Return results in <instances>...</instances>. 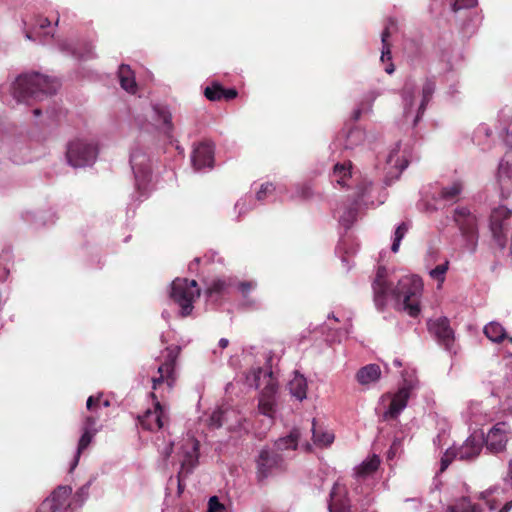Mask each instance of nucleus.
Masks as SVG:
<instances>
[{
    "label": "nucleus",
    "mask_w": 512,
    "mask_h": 512,
    "mask_svg": "<svg viewBox=\"0 0 512 512\" xmlns=\"http://www.w3.org/2000/svg\"><path fill=\"white\" fill-rule=\"evenodd\" d=\"M373 299L378 310H382L388 300L395 301L397 307L411 317L419 315L423 282L417 275H405L396 279L385 267H379L372 282Z\"/></svg>",
    "instance_id": "nucleus-1"
},
{
    "label": "nucleus",
    "mask_w": 512,
    "mask_h": 512,
    "mask_svg": "<svg viewBox=\"0 0 512 512\" xmlns=\"http://www.w3.org/2000/svg\"><path fill=\"white\" fill-rule=\"evenodd\" d=\"M331 182L346 187L351 192L347 198L350 203L335 209L334 215L346 230L356 221L362 208L375 207L372 197V181L358 171L353 170L351 161L336 163L330 175Z\"/></svg>",
    "instance_id": "nucleus-2"
},
{
    "label": "nucleus",
    "mask_w": 512,
    "mask_h": 512,
    "mask_svg": "<svg viewBox=\"0 0 512 512\" xmlns=\"http://www.w3.org/2000/svg\"><path fill=\"white\" fill-rule=\"evenodd\" d=\"M338 324L339 318L331 313L327 317V322L319 325L310 324L308 328L298 336L283 339L265 338L261 346L243 347L242 351L265 349L268 350V352H273V350L285 352V350H297L303 340L310 335L315 337V341H319L318 347L320 349L332 348L333 350H337L335 345L341 344L342 341L348 337V330L340 329Z\"/></svg>",
    "instance_id": "nucleus-3"
},
{
    "label": "nucleus",
    "mask_w": 512,
    "mask_h": 512,
    "mask_svg": "<svg viewBox=\"0 0 512 512\" xmlns=\"http://www.w3.org/2000/svg\"><path fill=\"white\" fill-rule=\"evenodd\" d=\"M59 87L56 78L33 71L18 75L12 82L3 84L2 89L9 90L17 104L33 105L55 95Z\"/></svg>",
    "instance_id": "nucleus-4"
},
{
    "label": "nucleus",
    "mask_w": 512,
    "mask_h": 512,
    "mask_svg": "<svg viewBox=\"0 0 512 512\" xmlns=\"http://www.w3.org/2000/svg\"><path fill=\"white\" fill-rule=\"evenodd\" d=\"M273 357L267 359L266 367H254L246 376L247 384L260 390L258 410L259 413L272 419L276 412V394L278 380L271 368Z\"/></svg>",
    "instance_id": "nucleus-5"
},
{
    "label": "nucleus",
    "mask_w": 512,
    "mask_h": 512,
    "mask_svg": "<svg viewBox=\"0 0 512 512\" xmlns=\"http://www.w3.org/2000/svg\"><path fill=\"white\" fill-rule=\"evenodd\" d=\"M401 383L395 393H388L383 396V400L390 401L387 410L384 413L385 418H397L400 413L406 408L408 400L419 389L420 382L416 375V369L411 366H406L400 371Z\"/></svg>",
    "instance_id": "nucleus-6"
},
{
    "label": "nucleus",
    "mask_w": 512,
    "mask_h": 512,
    "mask_svg": "<svg viewBox=\"0 0 512 512\" xmlns=\"http://www.w3.org/2000/svg\"><path fill=\"white\" fill-rule=\"evenodd\" d=\"M436 89V82L432 78H427L422 87V94L420 102L416 103V86L412 81H407L402 89L401 97L403 103L404 117L408 119L410 116L413 118V126L421 120L427 104L432 99Z\"/></svg>",
    "instance_id": "nucleus-7"
},
{
    "label": "nucleus",
    "mask_w": 512,
    "mask_h": 512,
    "mask_svg": "<svg viewBox=\"0 0 512 512\" xmlns=\"http://www.w3.org/2000/svg\"><path fill=\"white\" fill-rule=\"evenodd\" d=\"M0 150L9 155L15 164H23L32 160L30 149L25 143V137L11 122H0Z\"/></svg>",
    "instance_id": "nucleus-8"
},
{
    "label": "nucleus",
    "mask_w": 512,
    "mask_h": 512,
    "mask_svg": "<svg viewBox=\"0 0 512 512\" xmlns=\"http://www.w3.org/2000/svg\"><path fill=\"white\" fill-rule=\"evenodd\" d=\"M148 150V147L137 143L130 154V165L135 177V187L141 197L148 195L152 179V159Z\"/></svg>",
    "instance_id": "nucleus-9"
},
{
    "label": "nucleus",
    "mask_w": 512,
    "mask_h": 512,
    "mask_svg": "<svg viewBox=\"0 0 512 512\" xmlns=\"http://www.w3.org/2000/svg\"><path fill=\"white\" fill-rule=\"evenodd\" d=\"M169 296L179 306V315L187 317L194 309V302L200 296V289L196 280L176 278L171 283Z\"/></svg>",
    "instance_id": "nucleus-10"
},
{
    "label": "nucleus",
    "mask_w": 512,
    "mask_h": 512,
    "mask_svg": "<svg viewBox=\"0 0 512 512\" xmlns=\"http://www.w3.org/2000/svg\"><path fill=\"white\" fill-rule=\"evenodd\" d=\"M99 150L97 143L86 138H76L67 144L66 158L70 166L84 168L92 166Z\"/></svg>",
    "instance_id": "nucleus-11"
},
{
    "label": "nucleus",
    "mask_w": 512,
    "mask_h": 512,
    "mask_svg": "<svg viewBox=\"0 0 512 512\" xmlns=\"http://www.w3.org/2000/svg\"><path fill=\"white\" fill-rule=\"evenodd\" d=\"M453 220L465 242V248L469 252L474 253L477 249L479 238L476 216L466 207H457L454 209Z\"/></svg>",
    "instance_id": "nucleus-12"
},
{
    "label": "nucleus",
    "mask_w": 512,
    "mask_h": 512,
    "mask_svg": "<svg viewBox=\"0 0 512 512\" xmlns=\"http://www.w3.org/2000/svg\"><path fill=\"white\" fill-rule=\"evenodd\" d=\"M255 462L256 477L260 482L286 470V463L282 455L268 447H264L259 451Z\"/></svg>",
    "instance_id": "nucleus-13"
},
{
    "label": "nucleus",
    "mask_w": 512,
    "mask_h": 512,
    "mask_svg": "<svg viewBox=\"0 0 512 512\" xmlns=\"http://www.w3.org/2000/svg\"><path fill=\"white\" fill-rule=\"evenodd\" d=\"M178 457L181 464L178 486L181 489V478L187 477L198 464L199 441L192 436L184 438L179 447Z\"/></svg>",
    "instance_id": "nucleus-14"
},
{
    "label": "nucleus",
    "mask_w": 512,
    "mask_h": 512,
    "mask_svg": "<svg viewBox=\"0 0 512 512\" xmlns=\"http://www.w3.org/2000/svg\"><path fill=\"white\" fill-rule=\"evenodd\" d=\"M191 163L195 171L205 173L214 167L215 144L204 139L193 145Z\"/></svg>",
    "instance_id": "nucleus-15"
},
{
    "label": "nucleus",
    "mask_w": 512,
    "mask_h": 512,
    "mask_svg": "<svg viewBox=\"0 0 512 512\" xmlns=\"http://www.w3.org/2000/svg\"><path fill=\"white\" fill-rule=\"evenodd\" d=\"M72 488L58 486L39 506L37 512H69Z\"/></svg>",
    "instance_id": "nucleus-16"
},
{
    "label": "nucleus",
    "mask_w": 512,
    "mask_h": 512,
    "mask_svg": "<svg viewBox=\"0 0 512 512\" xmlns=\"http://www.w3.org/2000/svg\"><path fill=\"white\" fill-rule=\"evenodd\" d=\"M400 146V142L396 143L395 147L386 156L384 183L387 186L397 180L408 166V160L404 153L401 154Z\"/></svg>",
    "instance_id": "nucleus-17"
},
{
    "label": "nucleus",
    "mask_w": 512,
    "mask_h": 512,
    "mask_svg": "<svg viewBox=\"0 0 512 512\" xmlns=\"http://www.w3.org/2000/svg\"><path fill=\"white\" fill-rule=\"evenodd\" d=\"M511 213L512 211L506 206L500 205L494 208L490 215V231L494 241L500 247V249H504L506 246V236L504 234V229L506 221L509 219Z\"/></svg>",
    "instance_id": "nucleus-18"
},
{
    "label": "nucleus",
    "mask_w": 512,
    "mask_h": 512,
    "mask_svg": "<svg viewBox=\"0 0 512 512\" xmlns=\"http://www.w3.org/2000/svg\"><path fill=\"white\" fill-rule=\"evenodd\" d=\"M510 434L511 431L506 422L496 423L484 437L486 449L493 454L504 451Z\"/></svg>",
    "instance_id": "nucleus-19"
},
{
    "label": "nucleus",
    "mask_w": 512,
    "mask_h": 512,
    "mask_svg": "<svg viewBox=\"0 0 512 512\" xmlns=\"http://www.w3.org/2000/svg\"><path fill=\"white\" fill-rule=\"evenodd\" d=\"M429 333L437 340L438 343L449 350L454 342V330L450 326V321L447 317H438L429 319L427 322Z\"/></svg>",
    "instance_id": "nucleus-20"
},
{
    "label": "nucleus",
    "mask_w": 512,
    "mask_h": 512,
    "mask_svg": "<svg viewBox=\"0 0 512 512\" xmlns=\"http://www.w3.org/2000/svg\"><path fill=\"white\" fill-rule=\"evenodd\" d=\"M236 286V278L223 276L212 279L206 286L205 295L210 301H220L228 296Z\"/></svg>",
    "instance_id": "nucleus-21"
},
{
    "label": "nucleus",
    "mask_w": 512,
    "mask_h": 512,
    "mask_svg": "<svg viewBox=\"0 0 512 512\" xmlns=\"http://www.w3.org/2000/svg\"><path fill=\"white\" fill-rule=\"evenodd\" d=\"M97 422L98 418L93 415L87 416L84 419L82 425L83 433L79 439L77 451L70 466V472H72L76 468L81 453L89 446L93 437L99 431L100 427H97Z\"/></svg>",
    "instance_id": "nucleus-22"
},
{
    "label": "nucleus",
    "mask_w": 512,
    "mask_h": 512,
    "mask_svg": "<svg viewBox=\"0 0 512 512\" xmlns=\"http://www.w3.org/2000/svg\"><path fill=\"white\" fill-rule=\"evenodd\" d=\"M365 131L355 125L346 124L337 134L335 144L342 145L345 150H352L364 143Z\"/></svg>",
    "instance_id": "nucleus-23"
},
{
    "label": "nucleus",
    "mask_w": 512,
    "mask_h": 512,
    "mask_svg": "<svg viewBox=\"0 0 512 512\" xmlns=\"http://www.w3.org/2000/svg\"><path fill=\"white\" fill-rule=\"evenodd\" d=\"M496 177L501 197L508 198L512 193V152L500 160Z\"/></svg>",
    "instance_id": "nucleus-24"
},
{
    "label": "nucleus",
    "mask_w": 512,
    "mask_h": 512,
    "mask_svg": "<svg viewBox=\"0 0 512 512\" xmlns=\"http://www.w3.org/2000/svg\"><path fill=\"white\" fill-rule=\"evenodd\" d=\"M396 30V19L389 18L386 22L384 30L381 33L382 50L380 61L384 65L383 69L387 74H392L395 70V66L392 62L391 44L388 42V39Z\"/></svg>",
    "instance_id": "nucleus-25"
},
{
    "label": "nucleus",
    "mask_w": 512,
    "mask_h": 512,
    "mask_svg": "<svg viewBox=\"0 0 512 512\" xmlns=\"http://www.w3.org/2000/svg\"><path fill=\"white\" fill-rule=\"evenodd\" d=\"M167 418L166 409L160 402L154 403L153 409H148L144 414L138 416L141 427L148 431H157L164 427Z\"/></svg>",
    "instance_id": "nucleus-26"
},
{
    "label": "nucleus",
    "mask_w": 512,
    "mask_h": 512,
    "mask_svg": "<svg viewBox=\"0 0 512 512\" xmlns=\"http://www.w3.org/2000/svg\"><path fill=\"white\" fill-rule=\"evenodd\" d=\"M484 444L483 433H473L466 441L458 448H453L455 451V458L460 460H473L481 452Z\"/></svg>",
    "instance_id": "nucleus-27"
},
{
    "label": "nucleus",
    "mask_w": 512,
    "mask_h": 512,
    "mask_svg": "<svg viewBox=\"0 0 512 512\" xmlns=\"http://www.w3.org/2000/svg\"><path fill=\"white\" fill-rule=\"evenodd\" d=\"M329 512H351V503L348 498V491L344 484L335 482L328 501Z\"/></svg>",
    "instance_id": "nucleus-28"
},
{
    "label": "nucleus",
    "mask_w": 512,
    "mask_h": 512,
    "mask_svg": "<svg viewBox=\"0 0 512 512\" xmlns=\"http://www.w3.org/2000/svg\"><path fill=\"white\" fill-rule=\"evenodd\" d=\"M53 30L51 21L47 17L37 16L34 19L32 28L26 31L25 36L29 40L46 44L53 37Z\"/></svg>",
    "instance_id": "nucleus-29"
},
{
    "label": "nucleus",
    "mask_w": 512,
    "mask_h": 512,
    "mask_svg": "<svg viewBox=\"0 0 512 512\" xmlns=\"http://www.w3.org/2000/svg\"><path fill=\"white\" fill-rule=\"evenodd\" d=\"M153 119L158 124L159 129L167 137H172L174 132V124L172 122V112L167 104H152Z\"/></svg>",
    "instance_id": "nucleus-30"
},
{
    "label": "nucleus",
    "mask_w": 512,
    "mask_h": 512,
    "mask_svg": "<svg viewBox=\"0 0 512 512\" xmlns=\"http://www.w3.org/2000/svg\"><path fill=\"white\" fill-rule=\"evenodd\" d=\"M384 92L385 89L383 88H376L367 91L361 98L357 107L352 112L353 121L359 120L363 114H371L373 112V105L375 100L383 95Z\"/></svg>",
    "instance_id": "nucleus-31"
},
{
    "label": "nucleus",
    "mask_w": 512,
    "mask_h": 512,
    "mask_svg": "<svg viewBox=\"0 0 512 512\" xmlns=\"http://www.w3.org/2000/svg\"><path fill=\"white\" fill-rule=\"evenodd\" d=\"M176 363V354H168L166 361L158 367V377H153V389L156 390L157 386L166 381L169 388L172 387L174 378V369Z\"/></svg>",
    "instance_id": "nucleus-32"
},
{
    "label": "nucleus",
    "mask_w": 512,
    "mask_h": 512,
    "mask_svg": "<svg viewBox=\"0 0 512 512\" xmlns=\"http://www.w3.org/2000/svg\"><path fill=\"white\" fill-rule=\"evenodd\" d=\"M381 374V368L378 364H368L358 370L356 379L360 385L368 386L378 382Z\"/></svg>",
    "instance_id": "nucleus-33"
},
{
    "label": "nucleus",
    "mask_w": 512,
    "mask_h": 512,
    "mask_svg": "<svg viewBox=\"0 0 512 512\" xmlns=\"http://www.w3.org/2000/svg\"><path fill=\"white\" fill-rule=\"evenodd\" d=\"M290 395L298 401H303L307 397V380L298 371L294 372L293 378L288 383Z\"/></svg>",
    "instance_id": "nucleus-34"
},
{
    "label": "nucleus",
    "mask_w": 512,
    "mask_h": 512,
    "mask_svg": "<svg viewBox=\"0 0 512 512\" xmlns=\"http://www.w3.org/2000/svg\"><path fill=\"white\" fill-rule=\"evenodd\" d=\"M466 417L471 424L476 426L484 425L490 421L491 415L484 411L481 403L472 402L466 411Z\"/></svg>",
    "instance_id": "nucleus-35"
},
{
    "label": "nucleus",
    "mask_w": 512,
    "mask_h": 512,
    "mask_svg": "<svg viewBox=\"0 0 512 512\" xmlns=\"http://www.w3.org/2000/svg\"><path fill=\"white\" fill-rule=\"evenodd\" d=\"M257 287V282L256 281H237L236 280V286L234 288H236L242 295L243 297V303L242 305L247 307V308H251V309H254V308H257L258 307V302L251 298L250 297V293L256 289Z\"/></svg>",
    "instance_id": "nucleus-36"
},
{
    "label": "nucleus",
    "mask_w": 512,
    "mask_h": 512,
    "mask_svg": "<svg viewBox=\"0 0 512 512\" xmlns=\"http://www.w3.org/2000/svg\"><path fill=\"white\" fill-rule=\"evenodd\" d=\"M483 332L492 342L499 343L504 339H508V341L512 344V337L507 335L506 330L499 322H489L484 326Z\"/></svg>",
    "instance_id": "nucleus-37"
},
{
    "label": "nucleus",
    "mask_w": 512,
    "mask_h": 512,
    "mask_svg": "<svg viewBox=\"0 0 512 512\" xmlns=\"http://www.w3.org/2000/svg\"><path fill=\"white\" fill-rule=\"evenodd\" d=\"M311 431L314 444L319 447H327L334 441V434L331 431L318 426L315 419L312 421Z\"/></svg>",
    "instance_id": "nucleus-38"
},
{
    "label": "nucleus",
    "mask_w": 512,
    "mask_h": 512,
    "mask_svg": "<svg viewBox=\"0 0 512 512\" xmlns=\"http://www.w3.org/2000/svg\"><path fill=\"white\" fill-rule=\"evenodd\" d=\"M379 465V457L373 455L354 468V475L358 479H364L372 475L378 469Z\"/></svg>",
    "instance_id": "nucleus-39"
},
{
    "label": "nucleus",
    "mask_w": 512,
    "mask_h": 512,
    "mask_svg": "<svg viewBox=\"0 0 512 512\" xmlns=\"http://www.w3.org/2000/svg\"><path fill=\"white\" fill-rule=\"evenodd\" d=\"M118 78H119L121 87L125 91L132 93V94L136 92L137 86H136L135 77L128 65L122 64L119 66Z\"/></svg>",
    "instance_id": "nucleus-40"
},
{
    "label": "nucleus",
    "mask_w": 512,
    "mask_h": 512,
    "mask_svg": "<svg viewBox=\"0 0 512 512\" xmlns=\"http://www.w3.org/2000/svg\"><path fill=\"white\" fill-rule=\"evenodd\" d=\"M276 191L279 193H284L286 188L284 185H275L272 182L262 183L259 189L256 191L255 200L260 203H264L265 201L271 199Z\"/></svg>",
    "instance_id": "nucleus-41"
},
{
    "label": "nucleus",
    "mask_w": 512,
    "mask_h": 512,
    "mask_svg": "<svg viewBox=\"0 0 512 512\" xmlns=\"http://www.w3.org/2000/svg\"><path fill=\"white\" fill-rule=\"evenodd\" d=\"M300 430L297 428H294L287 436L279 438L275 442V448L277 451H284V450H295L297 449L299 445L300 440Z\"/></svg>",
    "instance_id": "nucleus-42"
},
{
    "label": "nucleus",
    "mask_w": 512,
    "mask_h": 512,
    "mask_svg": "<svg viewBox=\"0 0 512 512\" xmlns=\"http://www.w3.org/2000/svg\"><path fill=\"white\" fill-rule=\"evenodd\" d=\"M461 192L462 184L458 181L453 182L452 184L441 188L439 198L446 202L454 203L459 199Z\"/></svg>",
    "instance_id": "nucleus-43"
},
{
    "label": "nucleus",
    "mask_w": 512,
    "mask_h": 512,
    "mask_svg": "<svg viewBox=\"0 0 512 512\" xmlns=\"http://www.w3.org/2000/svg\"><path fill=\"white\" fill-rule=\"evenodd\" d=\"M255 208L256 200L252 195H245L241 197L234 205V210L237 213L238 220Z\"/></svg>",
    "instance_id": "nucleus-44"
},
{
    "label": "nucleus",
    "mask_w": 512,
    "mask_h": 512,
    "mask_svg": "<svg viewBox=\"0 0 512 512\" xmlns=\"http://www.w3.org/2000/svg\"><path fill=\"white\" fill-rule=\"evenodd\" d=\"M234 413L235 411L233 409L220 407L212 412L209 419V425L215 428H219L227 423L230 415Z\"/></svg>",
    "instance_id": "nucleus-45"
},
{
    "label": "nucleus",
    "mask_w": 512,
    "mask_h": 512,
    "mask_svg": "<svg viewBox=\"0 0 512 512\" xmlns=\"http://www.w3.org/2000/svg\"><path fill=\"white\" fill-rule=\"evenodd\" d=\"M313 196V188L310 181L296 183L294 185V192L291 194V199L309 200Z\"/></svg>",
    "instance_id": "nucleus-46"
},
{
    "label": "nucleus",
    "mask_w": 512,
    "mask_h": 512,
    "mask_svg": "<svg viewBox=\"0 0 512 512\" xmlns=\"http://www.w3.org/2000/svg\"><path fill=\"white\" fill-rule=\"evenodd\" d=\"M478 505L472 504L467 497L456 500L447 509V512H480Z\"/></svg>",
    "instance_id": "nucleus-47"
},
{
    "label": "nucleus",
    "mask_w": 512,
    "mask_h": 512,
    "mask_svg": "<svg viewBox=\"0 0 512 512\" xmlns=\"http://www.w3.org/2000/svg\"><path fill=\"white\" fill-rule=\"evenodd\" d=\"M72 54L79 60H89L96 56L92 43H85L82 47L74 48Z\"/></svg>",
    "instance_id": "nucleus-48"
},
{
    "label": "nucleus",
    "mask_w": 512,
    "mask_h": 512,
    "mask_svg": "<svg viewBox=\"0 0 512 512\" xmlns=\"http://www.w3.org/2000/svg\"><path fill=\"white\" fill-rule=\"evenodd\" d=\"M408 229L409 225L406 222H402L396 227L391 245L392 252L396 253L399 251L400 243L404 236L406 235Z\"/></svg>",
    "instance_id": "nucleus-49"
},
{
    "label": "nucleus",
    "mask_w": 512,
    "mask_h": 512,
    "mask_svg": "<svg viewBox=\"0 0 512 512\" xmlns=\"http://www.w3.org/2000/svg\"><path fill=\"white\" fill-rule=\"evenodd\" d=\"M223 86L219 82H212L204 88V96L210 101H218L221 99Z\"/></svg>",
    "instance_id": "nucleus-50"
},
{
    "label": "nucleus",
    "mask_w": 512,
    "mask_h": 512,
    "mask_svg": "<svg viewBox=\"0 0 512 512\" xmlns=\"http://www.w3.org/2000/svg\"><path fill=\"white\" fill-rule=\"evenodd\" d=\"M469 22L463 25V32L465 35H472L478 29L481 23V17L476 12H469Z\"/></svg>",
    "instance_id": "nucleus-51"
},
{
    "label": "nucleus",
    "mask_w": 512,
    "mask_h": 512,
    "mask_svg": "<svg viewBox=\"0 0 512 512\" xmlns=\"http://www.w3.org/2000/svg\"><path fill=\"white\" fill-rule=\"evenodd\" d=\"M504 127L500 136L502 137L505 145L512 149V115L511 116H503Z\"/></svg>",
    "instance_id": "nucleus-52"
},
{
    "label": "nucleus",
    "mask_w": 512,
    "mask_h": 512,
    "mask_svg": "<svg viewBox=\"0 0 512 512\" xmlns=\"http://www.w3.org/2000/svg\"><path fill=\"white\" fill-rule=\"evenodd\" d=\"M449 268V260L445 259L443 263L437 265L429 271V275L432 279L443 283L445 280V274Z\"/></svg>",
    "instance_id": "nucleus-53"
},
{
    "label": "nucleus",
    "mask_w": 512,
    "mask_h": 512,
    "mask_svg": "<svg viewBox=\"0 0 512 512\" xmlns=\"http://www.w3.org/2000/svg\"><path fill=\"white\" fill-rule=\"evenodd\" d=\"M22 218L27 223L34 225L36 227L45 225L43 220L42 213L34 212V211H25L22 213Z\"/></svg>",
    "instance_id": "nucleus-54"
},
{
    "label": "nucleus",
    "mask_w": 512,
    "mask_h": 512,
    "mask_svg": "<svg viewBox=\"0 0 512 512\" xmlns=\"http://www.w3.org/2000/svg\"><path fill=\"white\" fill-rule=\"evenodd\" d=\"M477 3V0H454L452 3V10L455 13H458L461 10H469L476 7Z\"/></svg>",
    "instance_id": "nucleus-55"
},
{
    "label": "nucleus",
    "mask_w": 512,
    "mask_h": 512,
    "mask_svg": "<svg viewBox=\"0 0 512 512\" xmlns=\"http://www.w3.org/2000/svg\"><path fill=\"white\" fill-rule=\"evenodd\" d=\"M495 493H499V487H497V486H494L485 491H482L479 495V497L481 499L486 500L489 510H491V511H493L497 508V503L494 500L493 501L489 500L490 496H492Z\"/></svg>",
    "instance_id": "nucleus-56"
},
{
    "label": "nucleus",
    "mask_w": 512,
    "mask_h": 512,
    "mask_svg": "<svg viewBox=\"0 0 512 512\" xmlns=\"http://www.w3.org/2000/svg\"><path fill=\"white\" fill-rule=\"evenodd\" d=\"M225 506L219 501L217 496L210 497L208 501V512H224Z\"/></svg>",
    "instance_id": "nucleus-57"
},
{
    "label": "nucleus",
    "mask_w": 512,
    "mask_h": 512,
    "mask_svg": "<svg viewBox=\"0 0 512 512\" xmlns=\"http://www.w3.org/2000/svg\"><path fill=\"white\" fill-rule=\"evenodd\" d=\"M453 457L455 458V451L453 448H449L441 458V471H444L449 466Z\"/></svg>",
    "instance_id": "nucleus-58"
},
{
    "label": "nucleus",
    "mask_w": 512,
    "mask_h": 512,
    "mask_svg": "<svg viewBox=\"0 0 512 512\" xmlns=\"http://www.w3.org/2000/svg\"><path fill=\"white\" fill-rule=\"evenodd\" d=\"M101 397H102V394H98L97 396L88 397L87 402H86L87 409L90 411H95L96 408H98L100 405Z\"/></svg>",
    "instance_id": "nucleus-59"
},
{
    "label": "nucleus",
    "mask_w": 512,
    "mask_h": 512,
    "mask_svg": "<svg viewBox=\"0 0 512 512\" xmlns=\"http://www.w3.org/2000/svg\"><path fill=\"white\" fill-rule=\"evenodd\" d=\"M158 450L161 453V455L164 457V459L168 458L172 452L173 443L171 441H168L166 444H163V446L157 444Z\"/></svg>",
    "instance_id": "nucleus-60"
},
{
    "label": "nucleus",
    "mask_w": 512,
    "mask_h": 512,
    "mask_svg": "<svg viewBox=\"0 0 512 512\" xmlns=\"http://www.w3.org/2000/svg\"><path fill=\"white\" fill-rule=\"evenodd\" d=\"M238 95V92L235 88H224L223 87V93L221 95V99H226V100H232V99H235Z\"/></svg>",
    "instance_id": "nucleus-61"
},
{
    "label": "nucleus",
    "mask_w": 512,
    "mask_h": 512,
    "mask_svg": "<svg viewBox=\"0 0 512 512\" xmlns=\"http://www.w3.org/2000/svg\"><path fill=\"white\" fill-rule=\"evenodd\" d=\"M89 486L90 484H86L84 486H82L77 492H76V496L81 498L82 501L85 500L87 497H88V493H89Z\"/></svg>",
    "instance_id": "nucleus-62"
},
{
    "label": "nucleus",
    "mask_w": 512,
    "mask_h": 512,
    "mask_svg": "<svg viewBox=\"0 0 512 512\" xmlns=\"http://www.w3.org/2000/svg\"><path fill=\"white\" fill-rule=\"evenodd\" d=\"M478 133H484L487 137H489L491 135V130L487 125L483 124L478 127Z\"/></svg>",
    "instance_id": "nucleus-63"
},
{
    "label": "nucleus",
    "mask_w": 512,
    "mask_h": 512,
    "mask_svg": "<svg viewBox=\"0 0 512 512\" xmlns=\"http://www.w3.org/2000/svg\"><path fill=\"white\" fill-rule=\"evenodd\" d=\"M505 481L512 485V461L509 462V471L507 477L505 478Z\"/></svg>",
    "instance_id": "nucleus-64"
}]
</instances>
